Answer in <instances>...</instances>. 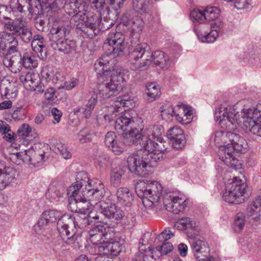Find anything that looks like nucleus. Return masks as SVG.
Here are the masks:
<instances>
[{
	"label": "nucleus",
	"mask_w": 261,
	"mask_h": 261,
	"mask_svg": "<svg viewBox=\"0 0 261 261\" xmlns=\"http://www.w3.org/2000/svg\"><path fill=\"white\" fill-rule=\"evenodd\" d=\"M109 50L107 55L99 58L94 64L95 71L97 74L99 93L103 99L117 95L123 87L124 77L123 69L117 67L111 69L110 57L123 56L126 49L124 41L119 40L118 42L108 45L106 47Z\"/></svg>",
	"instance_id": "1"
},
{
	"label": "nucleus",
	"mask_w": 261,
	"mask_h": 261,
	"mask_svg": "<svg viewBox=\"0 0 261 261\" xmlns=\"http://www.w3.org/2000/svg\"><path fill=\"white\" fill-rule=\"evenodd\" d=\"M234 106L221 105L215 113V120L222 127L234 129L240 126L246 132L261 137V104L236 112Z\"/></svg>",
	"instance_id": "2"
},
{
	"label": "nucleus",
	"mask_w": 261,
	"mask_h": 261,
	"mask_svg": "<svg viewBox=\"0 0 261 261\" xmlns=\"http://www.w3.org/2000/svg\"><path fill=\"white\" fill-rule=\"evenodd\" d=\"M136 129H132L122 134L123 143L126 145L135 144L141 147L137 154L127 158L128 168L131 172L145 177L147 174V135L142 119H138Z\"/></svg>",
	"instance_id": "3"
},
{
	"label": "nucleus",
	"mask_w": 261,
	"mask_h": 261,
	"mask_svg": "<svg viewBox=\"0 0 261 261\" xmlns=\"http://www.w3.org/2000/svg\"><path fill=\"white\" fill-rule=\"evenodd\" d=\"M215 144L220 148V159L228 166L237 169L240 163L234 155V151L244 152L247 147L245 139L239 135L230 132L218 130L214 139Z\"/></svg>",
	"instance_id": "4"
},
{
	"label": "nucleus",
	"mask_w": 261,
	"mask_h": 261,
	"mask_svg": "<svg viewBox=\"0 0 261 261\" xmlns=\"http://www.w3.org/2000/svg\"><path fill=\"white\" fill-rule=\"evenodd\" d=\"M74 5L77 13L72 17L71 23H73L76 29L83 33V36L93 38L99 33L100 30L109 29L113 25L111 22L109 25L103 27L105 24H101L98 15H94L89 4H87L84 0H75Z\"/></svg>",
	"instance_id": "5"
},
{
	"label": "nucleus",
	"mask_w": 261,
	"mask_h": 261,
	"mask_svg": "<svg viewBox=\"0 0 261 261\" xmlns=\"http://www.w3.org/2000/svg\"><path fill=\"white\" fill-rule=\"evenodd\" d=\"M86 178H88L87 173L80 172L76 175V181L69 186L67 190L69 196L68 207L75 214H88L90 208V202L83 192L82 187L86 184Z\"/></svg>",
	"instance_id": "6"
},
{
	"label": "nucleus",
	"mask_w": 261,
	"mask_h": 261,
	"mask_svg": "<svg viewBox=\"0 0 261 261\" xmlns=\"http://www.w3.org/2000/svg\"><path fill=\"white\" fill-rule=\"evenodd\" d=\"M163 127L161 125H150L148 128V167H151L148 173L153 172V168L162 157L161 153L166 151L168 143L161 137Z\"/></svg>",
	"instance_id": "7"
},
{
	"label": "nucleus",
	"mask_w": 261,
	"mask_h": 261,
	"mask_svg": "<svg viewBox=\"0 0 261 261\" xmlns=\"http://www.w3.org/2000/svg\"><path fill=\"white\" fill-rule=\"evenodd\" d=\"M6 21L4 22L5 29L10 34H7L5 38L8 44V49L13 52L16 51L18 41L14 35L19 36L25 43L30 42L32 39V33L29 28L27 26L26 22L22 17H18L15 21L11 20L8 17H4Z\"/></svg>",
	"instance_id": "8"
},
{
	"label": "nucleus",
	"mask_w": 261,
	"mask_h": 261,
	"mask_svg": "<svg viewBox=\"0 0 261 261\" xmlns=\"http://www.w3.org/2000/svg\"><path fill=\"white\" fill-rule=\"evenodd\" d=\"M103 243L97 247L99 255L95 258L94 261H109L106 256H116L123 248L119 238L116 235L114 228L103 225Z\"/></svg>",
	"instance_id": "9"
},
{
	"label": "nucleus",
	"mask_w": 261,
	"mask_h": 261,
	"mask_svg": "<svg viewBox=\"0 0 261 261\" xmlns=\"http://www.w3.org/2000/svg\"><path fill=\"white\" fill-rule=\"evenodd\" d=\"M45 147L44 145L42 143H35L28 149H25L24 152L13 153L10 159L17 165L24 163L36 165L45 161Z\"/></svg>",
	"instance_id": "10"
},
{
	"label": "nucleus",
	"mask_w": 261,
	"mask_h": 261,
	"mask_svg": "<svg viewBox=\"0 0 261 261\" xmlns=\"http://www.w3.org/2000/svg\"><path fill=\"white\" fill-rule=\"evenodd\" d=\"M247 187L246 182L234 178L231 182L226 184L225 191L223 194L224 200L234 204L244 202L248 197Z\"/></svg>",
	"instance_id": "11"
},
{
	"label": "nucleus",
	"mask_w": 261,
	"mask_h": 261,
	"mask_svg": "<svg viewBox=\"0 0 261 261\" xmlns=\"http://www.w3.org/2000/svg\"><path fill=\"white\" fill-rule=\"evenodd\" d=\"M189 200L180 193L170 192L166 194L163 198L165 208L169 212L177 214L188 206Z\"/></svg>",
	"instance_id": "12"
},
{
	"label": "nucleus",
	"mask_w": 261,
	"mask_h": 261,
	"mask_svg": "<svg viewBox=\"0 0 261 261\" xmlns=\"http://www.w3.org/2000/svg\"><path fill=\"white\" fill-rule=\"evenodd\" d=\"M49 21L53 24L49 30L50 38L56 42L65 39L67 35L70 32V27L68 21L62 20L57 18L56 16L50 14L48 11Z\"/></svg>",
	"instance_id": "13"
},
{
	"label": "nucleus",
	"mask_w": 261,
	"mask_h": 261,
	"mask_svg": "<svg viewBox=\"0 0 261 261\" xmlns=\"http://www.w3.org/2000/svg\"><path fill=\"white\" fill-rule=\"evenodd\" d=\"M73 221L70 219L69 214H65L57 223V229L59 234L63 240L68 244L74 242L80 238L79 234L76 235L75 230L73 229Z\"/></svg>",
	"instance_id": "14"
},
{
	"label": "nucleus",
	"mask_w": 261,
	"mask_h": 261,
	"mask_svg": "<svg viewBox=\"0 0 261 261\" xmlns=\"http://www.w3.org/2000/svg\"><path fill=\"white\" fill-rule=\"evenodd\" d=\"M95 208L99 212L100 214H102L109 219L119 221L125 215L121 208L109 198L97 202L95 204Z\"/></svg>",
	"instance_id": "15"
},
{
	"label": "nucleus",
	"mask_w": 261,
	"mask_h": 261,
	"mask_svg": "<svg viewBox=\"0 0 261 261\" xmlns=\"http://www.w3.org/2000/svg\"><path fill=\"white\" fill-rule=\"evenodd\" d=\"M85 186L86 191H83L88 200L90 202L101 201L106 194L103 184L98 179H89V177L86 178Z\"/></svg>",
	"instance_id": "16"
},
{
	"label": "nucleus",
	"mask_w": 261,
	"mask_h": 261,
	"mask_svg": "<svg viewBox=\"0 0 261 261\" xmlns=\"http://www.w3.org/2000/svg\"><path fill=\"white\" fill-rule=\"evenodd\" d=\"M220 14L219 9L215 7H207L204 10L194 9L190 13V17L194 22L203 23L205 21L217 20Z\"/></svg>",
	"instance_id": "17"
},
{
	"label": "nucleus",
	"mask_w": 261,
	"mask_h": 261,
	"mask_svg": "<svg viewBox=\"0 0 261 261\" xmlns=\"http://www.w3.org/2000/svg\"><path fill=\"white\" fill-rule=\"evenodd\" d=\"M114 106L108 108V112L103 115V117L106 121H112L117 116L118 110L116 107L120 108L121 107H127L129 109L134 106L133 100L129 95H123L117 98Z\"/></svg>",
	"instance_id": "18"
},
{
	"label": "nucleus",
	"mask_w": 261,
	"mask_h": 261,
	"mask_svg": "<svg viewBox=\"0 0 261 261\" xmlns=\"http://www.w3.org/2000/svg\"><path fill=\"white\" fill-rule=\"evenodd\" d=\"M19 79L25 88L30 90L37 92L44 91V85L41 82L39 74L34 71H30L21 75Z\"/></svg>",
	"instance_id": "19"
},
{
	"label": "nucleus",
	"mask_w": 261,
	"mask_h": 261,
	"mask_svg": "<svg viewBox=\"0 0 261 261\" xmlns=\"http://www.w3.org/2000/svg\"><path fill=\"white\" fill-rule=\"evenodd\" d=\"M191 249L194 255L198 261H206L209 256L210 249L207 242L204 239H197L191 243Z\"/></svg>",
	"instance_id": "20"
},
{
	"label": "nucleus",
	"mask_w": 261,
	"mask_h": 261,
	"mask_svg": "<svg viewBox=\"0 0 261 261\" xmlns=\"http://www.w3.org/2000/svg\"><path fill=\"white\" fill-rule=\"evenodd\" d=\"M138 119L142 118L130 117L128 113H126L115 120V129L118 132L124 133L132 129H136V126L138 124Z\"/></svg>",
	"instance_id": "21"
},
{
	"label": "nucleus",
	"mask_w": 261,
	"mask_h": 261,
	"mask_svg": "<svg viewBox=\"0 0 261 261\" xmlns=\"http://www.w3.org/2000/svg\"><path fill=\"white\" fill-rule=\"evenodd\" d=\"M162 185L156 180H148V207L156 206L162 193Z\"/></svg>",
	"instance_id": "22"
},
{
	"label": "nucleus",
	"mask_w": 261,
	"mask_h": 261,
	"mask_svg": "<svg viewBox=\"0 0 261 261\" xmlns=\"http://www.w3.org/2000/svg\"><path fill=\"white\" fill-rule=\"evenodd\" d=\"M74 1L71 0H55L49 5L50 14L56 15L62 8H64L65 12L70 16L76 15L74 10Z\"/></svg>",
	"instance_id": "23"
},
{
	"label": "nucleus",
	"mask_w": 261,
	"mask_h": 261,
	"mask_svg": "<svg viewBox=\"0 0 261 261\" xmlns=\"http://www.w3.org/2000/svg\"><path fill=\"white\" fill-rule=\"evenodd\" d=\"M171 110L172 114H174L176 119L181 124L187 125L191 122L193 111L191 107L178 105L175 108H171Z\"/></svg>",
	"instance_id": "24"
},
{
	"label": "nucleus",
	"mask_w": 261,
	"mask_h": 261,
	"mask_svg": "<svg viewBox=\"0 0 261 261\" xmlns=\"http://www.w3.org/2000/svg\"><path fill=\"white\" fill-rule=\"evenodd\" d=\"M148 66H155L163 70H166L170 66V61L168 56L161 50H156L152 52L150 55Z\"/></svg>",
	"instance_id": "25"
},
{
	"label": "nucleus",
	"mask_w": 261,
	"mask_h": 261,
	"mask_svg": "<svg viewBox=\"0 0 261 261\" xmlns=\"http://www.w3.org/2000/svg\"><path fill=\"white\" fill-rule=\"evenodd\" d=\"M174 226L180 230H187L188 236L191 239L194 238L198 234V231L196 228L195 222L189 217L178 219L175 222Z\"/></svg>",
	"instance_id": "26"
},
{
	"label": "nucleus",
	"mask_w": 261,
	"mask_h": 261,
	"mask_svg": "<svg viewBox=\"0 0 261 261\" xmlns=\"http://www.w3.org/2000/svg\"><path fill=\"white\" fill-rule=\"evenodd\" d=\"M173 245L171 243L166 242L155 248L149 247L148 250V261H156L162 255H165L173 250Z\"/></svg>",
	"instance_id": "27"
},
{
	"label": "nucleus",
	"mask_w": 261,
	"mask_h": 261,
	"mask_svg": "<svg viewBox=\"0 0 261 261\" xmlns=\"http://www.w3.org/2000/svg\"><path fill=\"white\" fill-rule=\"evenodd\" d=\"M89 95L90 98L85 107H77L73 109L74 115L80 116L82 113L86 118H89L91 116L92 112L97 102V95L93 91H90Z\"/></svg>",
	"instance_id": "28"
},
{
	"label": "nucleus",
	"mask_w": 261,
	"mask_h": 261,
	"mask_svg": "<svg viewBox=\"0 0 261 261\" xmlns=\"http://www.w3.org/2000/svg\"><path fill=\"white\" fill-rule=\"evenodd\" d=\"M16 171L13 167H0V191L8 186L15 179Z\"/></svg>",
	"instance_id": "29"
},
{
	"label": "nucleus",
	"mask_w": 261,
	"mask_h": 261,
	"mask_svg": "<svg viewBox=\"0 0 261 261\" xmlns=\"http://www.w3.org/2000/svg\"><path fill=\"white\" fill-rule=\"evenodd\" d=\"M105 144L106 146L116 154H119L123 150L122 143L117 139L115 132H108L105 135Z\"/></svg>",
	"instance_id": "30"
},
{
	"label": "nucleus",
	"mask_w": 261,
	"mask_h": 261,
	"mask_svg": "<svg viewBox=\"0 0 261 261\" xmlns=\"http://www.w3.org/2000/svg\"><path fill=\"white\" fill-rule=\"evenodd\" d=\"M3 64L12 72L18 73L23 66L21 56L20 54L14 56L7 55L3 59Z\"/></svg>",
	"instance_id": "31"
},
{
	"label": "nucleus",
	"mask_w": 261,
	"mask_h": 261,
	"mask_svg": "<svg viewBox=\"0 0 261 261\" xmlns=\"http://www.w3.org/2000/svg\"><path fill=\"white\" fill-rule=\"evenodd\" d=\"M224 24L220 20H216L214 23L211 24V29L207 32V34L204 36H200L201 42L213 43L215 42L219 36V33L221 29L223 28Z\"/></svg>",
	"instance_id": "32"
},
{
	"label": "nucleus",
	"mask_w": 261,
	"mask_h": 261,
	"mask_svg": "<svg viewBox=\"0 0 261 261\" xmlns=\"http://www.w3.org/2000/svg\"><path fill=\"white\" fill-rule=\"evenodd\" d=\"M122 22L128 26L133 32H139L142 30L144 22L142 19L137 16H133L130 12H126L122 17Z\"/></svg>",
	"instance_id": "33"
},
{
	"label": "nucleus",
	"mask_w": 261,
	"mask_h": 261,
	"mask_svg": "<svg viewBox=\"0 0 261 261\" xmlns=\"http://www.w3.org/2000/svg\"><path fill=\"white\" fill-rule=\"evenodd\" d=\"M145 45V44H142L138 45L131 54V58H133L135 61L133 64H135V67L137 69L143 70L145 69L147 58L145 57V59L142 60V62L140 60L146 51Z\"/></svg>",
	"instance_id": "34"
},
{
	"label": "nucleus",
	"mask_w": 261,
	"mask_h": 261,
	"mask_svg": "<svg viewBox=\"0 0 261 261\" xmlns=\"http://www.w3.org/2000/svg\"><path fill=\"white\" fill-rule=\"evenodd\" d=\"M31 46L39 58L43 60L46 58L45 39L42 36L39 34L35 35L32 40Z\"/></svg>",
	"instance_id": "35"
},
{
	"label": "nucleus",
	"mask_w": 261,
	"mask_h": 261,
	"mask_svg": "<svg viewBox=\"0 0 261 261\" xmlns=\"http://www.w3.org/2000/svg\"><path fill=\"white\" fill-rule=\"evenodd\" d=\"M261 192L259 196L252 201L247 208V214L250 218L255 222L260 220L261 216Z\"/></svg>",
	"instance_id": "36"
},
{
	"label": "nucleus",
	"mask_w": 261,
	"mask_h": 261,
	"mask_svg": "<svg viewBox=\"0 0 261 261\" xmlns=\"http://www.w3.org/2000/svg\"><path fill=\"white\" fill-rule=\"evenodd\" d=\"M89 240L91 242L96 245L95 248L97 250V247L103 243V225H98L89 231Z\"/></svg>",
	"instance_id": "37"
},
{
	"label": "nucleus",
	"mask_w": 261,
	"mask_h": 261,
	"mask_svg": "<svg viewBox=\"0 0 261 261\" xmlns=\"http://www.w3.org/2000/svg\"><path fill=\"white\" fill-rule=\"evenodd\" d=\"M116 196L118 202L124 206H129L134 200L132 191L125 187H121L117 190Z\"/></svg>",
	"instance_id": "38"
},
{
	"label": "nucleus",
	"mask_w": 261,
	"mask_h": 261,
	"mask_svg": "<svg viewBox=\"0 0 261 261\" xmlns=\"http://www.w3.org/2000/svg\"><path fill=\"white\" fill-rule=\"evenodd\" d=\"M49 0H45L44 1L41 2L40 0H28L29 3L28 10L30 13L32 14H39L42 12L44 8L49 10V5L51 4H49Z\"/></svg>",
	"instance_id": "39"
},
{
	"label": "nucleus",
	"mask_w": 261,
	"mask_h": 261,
	"mask_svg": "<svg viewBox=\"0 0 261 261\" xmlns=\"http://www.w3.org/2000/svg\"><path fill=\"white\" fill-rule=\"evenodd\" d=\"M70 219L73 221V226L76 228L84 229L88 225H91L88 218V214L81 213L74 215L69 214Z\"/></svg>",
	"instance_id": "40"
},
{
	"label": "nucleus",
	"mask_w": 261,
	"mask_h": 261,
	"mask_svg": "<svg viewBox=\"0 0 261 261\" xmlns=\"http://www.w3.org/2000/svg\"><path fill=\"white\" fill-rule=\"evenodd\" d=\"M89 4L94 15H98V18L101 20V17L105 12L109 14V10L107 8L105 10V0H89Z\"/></svg>",
	"instance_id": "41"
},
{
	"label": "nucleus",
	"mask_w": 261,
	"mask_h": 261,
	"mask_svg": "<svg viewBox=\"0 0 261 261\" xmlns=\"http://www.w3.org/2000/svg\"><path fill=\"white\" fill-rule=\"evenodd\" d=\"M59 51L65 54H72L75 52L76 44L73 40L65 39L59 42L56 43Z\"/></svg>",
	"instance_id": "42"
},
{
	"label": "nucleus",
	"mask_w": 261,
	"mask_h": 261,
	"mask_svg": "<svg viewBox=\"0 0 261 261\" xmlns=\"http://www.w3.org/2000/svg\"><path fill=\"white\" fill-rule=\"evenodd\" d=\"M94 134L92 129L88 127L81 129L76 135V140L81 143H86L92 141Z\"/></svg>",
	"instance_id": "43"
},
{
	"label": "nucleus",
	"mask_w": 261,
	"mask_h": 261,
	"mask_svg": "<svg viewBox=\"0 0 261 261\" xmlns=\"http://www.w3.org/2000/svg\"><path fill=\"white\" fill-rule=\"evenodd\" d=\"M63 215L60 211L48 210L44 211L41 216L48 223H55L57 220L59 221Z\"/></svg>",
	"instance_id": "44"
},
{
	"label": "nucleus",
	"mask_w": 261,
	"mask_h": 261,
	"mask_svg": "<svg viewBox=\"0 0 261 261\" xmlns=\"http://www.w3.org/2000/svg\"><path fill=\"white\" fill-rule=\"evenodd\" d=\"M22 66L25 68H36L38 65L37 57L30 53H25L21 56Z\"/></svg>",
	"instance_id": "45"
},
{
	"label": "nucleus",
	"mask_w": 261,
	"mask_h": 261,
	"mask_svg": "<svg viewBox=\"0 0 261 261\" xmlns=\"http://www.w3.org/2000/svg\"><path fill=\"white\" fill-rule=\"evenodd\" d=\"M145 179L139 180L136 184V192L138 196L142 200V203L145 206V200L147 195V185Z\"/></svg>",
	"instance_id": "46"
},
{
	"label": "nucleus",
	"mask_w": 261,
	"mask_h": 261,
	"mask_svg": "<svg viewBox=\"0 0 261 261\" xmlns=\"http://www.w3.org/2000/svg\"><path fill=\"white\" fill-rule=\"evenodd\" d=\"M160 87L156 83L148 84V102L153 101L160 97Z\"/></svg>",
	"instance_id": "47"
},
{
	"label": "nucleus",
	"mask_w": 261,
	"mask_h": 261,
	"mask_svg": "<svg viewBox=\"0 0 261 261\" xmlns=\"http://www.w3.org/2000/svg\"><path fill=\"white\" fill-rule=\"evenodd\" d=\"M120 39L122 41H124V35L120 32L113 30L108 34V37L104 43L103 47L105 48L108 47L109 44L118 42V40Z\"/></svg>",
	"instance_id": "48"
},
{
	"label": "nucleus",
	"mask_w": 261,
	"mask_h": 261,
	"mask_svg": "<svg viewBox=\"0 0 261 261\" xmlns=\"http://www.w3.org/2000/svg\"><path fill=\"white\" fill-rule=\"evenodd\" d=\"M133 7L136 12L140 14H146L147 0H133Z\"/></svg>",
	"instance_id": "49"
},
{
	"label": "nucleus",
	"mask_w": 261,
	"mask_h": 261,
	"mask_svg": "<svg viewBox=\"0 0 261 261\" xmlns=\"http://www.w3.org/2000/svg\"><path fill=\"white\" fill-rule=\"evenodd\" d=\"M245 215L243 213H240L236 215L234 222V230L237 232H240L245 226Z\"/></svg>",
	"instance_id": "50"
},
{
	"label": "nucleus",
	"mask_w": 261,
	"mask_h": 261,
	"mask_svg": "<svg viewBox=\"0 0 261 261\" xmlns=\"http://www.w3.org/2000/svg\"><path fill=\"white\" fill-rule=\"evenodd\" d=\"M211 29V25L203 23H199L198 25L194 24V30L196 34L197 37L200 40V36H204L207 34V32Z\"/></svg>",
	"instance_id": "51"
},
{
	"label": "nucleus",
	"mask_w": 261,
	"mask_h": 261,
	"mask_svg": "<svg viewBox=\"0 0 261 261\" xmlns=\"http://www.w3.org/2000/svg\"><path fill=\"white\" fill-rule=\"evenodd\" d=\"M11 88L10 85L5 87L1 86L0 91L2 98L5 97L6 99H12L16 96V90L13 91Z\"/></svg>",
	"instance_id": "52"
},
{
	"label": "nucleus",
	"mask_w": 261,
	"mask_h": 261,
	"mask_svg": "<svg viewBox=\"0 0 261 261\" xmlns=\"http://www.w3.org/2000/svg\"><path fill=\"white\" fill-rule=\"evenodd\" d=\"M183 135H184V132L179 127L174 126L168 130L166 135L171 142L173 139L178 138L179 136Z\"/></svg>",
	"instance_id": "53"
},
{
	"label": "nucleus",
	"mask_w": 261,
	"mask_h": 261,
	"mask_svg": "<svg viewBox=\"0 0 261 261\" xmlns=\"http://www.w3.org/2000/svg\"><path fill=\"white\" fill-rule=\"evenodd\" d=\"M41 76L44 78L46 81L50 80L53 77V81L56 84L57 81L55 82V80L58 78L57 75H54L53 68L50 66H47L44 67L41 72Z\"/></svg>",
	"instance_id": "54"
},
{
	"label": "nucleus",
	"mask_w": 261,
	"mask_h": 261,
	"mask_svg": "<svg viewBox=\"0 0 261 261\" xmlns=\"http://www.w3.org/2000/svg\"><path fill=\"white\" fill-rule=\"evenodd\" d=\"M48 222L41 216L37 224L34 226V231L38 234L43 233L47 227Z\"/></svg>",
	"instance_id": "55"
},
{
	"label": "nucleus",
	"mask_w": 261,
	"mask_h": 261,
	"mask_svg": "<svg viewBox=\"0 0 261 261\" xmlns=\"http://www.w3.org/2000/svg\"><path fill=\"white\" fill-rule=\"evenodd\" d=\"M174 236V232H172L169 228H167L160 233L156 238L155 241L163 242L170 239Z\"/></svg>",
	"instance_id": "56"
},
{
	"label": "nucleus",
	"mask_w": 261,
	"mask_h": 261,
	"mask_svg": "<svg viewBox=\"0 0 261 261\" xmlns=\"http://www.w3.org/2000/svg\"><path fill=\"white\" fill-rule=\"evenodd\" d=\"M56 151L58 152L63 158L68 160L71 157V154L68 150L66 146L63 143H60L57 144Z\"/></svg>",
	"instance_id": "57"
},
{
	"label": "nucleus",
	"mask_w": 261,
	"mask_h": 261,
	"mask_svg": "<svg viewBox=\"0 0 261 261\" xmlns=\"http://www.w3.org/2000/svg\"><path fill=\"white\" fill-rule=\"evenodd\" d=\"M122 171L121 170H113L111 174V184L115 187H117L121 182Z\"/></svg>",
	"instance_id": "58"
},
{
	"label": "nucleus",
	"mask_w": 261,
	"mask_h": 261,
	"mask_svg": "<svg viewBox=\"0 0 261 261\" xmlns=\"http://www.w3.org/2000/svg\"><path fill=\"white\" fill-rule=\"evenodd\" d=\"M171 142L173 148L177 149L182 148L186 144L185 135L179 136L178 138L173 139Z\"/></svg>",
	"instance_id": "59"
},
{
	"label": "nucleus",
	"mask_w": 261,
	"mask_h": 261,
	"mask_svg": "<svg viewBox=\"0 0 261 261\" xmlns=\"http://www.w3.org/2000/svg\"><path fill=\"white\" fill-rule=\"evenodd\" d=\"M32 131V127L28 124H22L18 128L17 133L20 137L26 138L29 137Z\"/></svg>",
	"instance_id": "60"
},
{
	"label": "nucleus",
	"mask_w": 261,
	"mask_h": 261,
	"mask_svg": "<svg viewBox=\"0 0 261 261\" xmlns=\"http://www.w3.org/2000/svg\"><path fill=\"white\" fill-rule=\"evenodd\" d=\"M252 0H235L234 7L238 10L248 9L251 5Z\"/></svg>",
	"instance_id": "61"
},
{
	"label": "nucleus",
	"mask_w": 261,
	"mask_h": 261,
	"mask_svg": "<svg viewBox=\"0 0 261 261\" xmlns=\"http://www.w3.org/2000/svg\"><path fill=\"white\" fill-rule=\"evenodd\" d=\"M100 214L94 212H88V216L91 225H94L97 222H102V219L101 218Z\"/></svg>",
	"instance_id": "62"
},
{
	"label": "nucleus",
	"mask_w": 261,
	"mask_h": 261,
	"mask_svg": "<svg viewBox=\"0 0 261 261\" xmlns=\"http://www.w3.org/2000/svg\"><path fill=\"white\" fill-rule=\"evenodd\" d=\"M49 193L51 195V197L56 200V198H60L62 196L64 193L63 188H59V189H56L53 186H50L49 188Z\"/></svg>",
	"instance_id": "63"
},
{
	"label": "nucleus",
	"mask_w": 261,
	"mask_h": 261,
	"mask_svg": "<svg viewBox=\"0 0 261 261\" xmlns=\"http://www.w3.org/2000/svg\"><path fill=\"white\" fill-rule=\"evenodd\" d=\"M56 90L53 88H49L44 92L45 98L49 101H53L56 97Z\"/></svg>",
	"instance_id": "64"
}]
</instances>
